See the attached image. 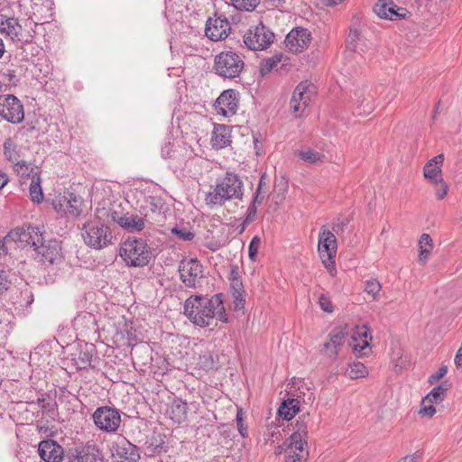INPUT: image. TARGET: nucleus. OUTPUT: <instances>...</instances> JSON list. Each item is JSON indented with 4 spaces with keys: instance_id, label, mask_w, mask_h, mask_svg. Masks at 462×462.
I'll return each mask as SVG.
<instances>
[{
    "instance_id": "34",
    "label": "nucleus",
    "mask_w": 462,
    "mask_h": 462,
    "mask_svg": "<svg viewBox=\"0 0 462 462\" xmlns=\"http://www.w3.org/2000/svg\"><path fill=\"white\" fill-rule=\"evenodd\" d=\"M298 156L300 160L309 164L322 163L326 159L325 154L310 147H303L299 150Z\"/></svg>"
},
{
    "instance_id": "57",
    "label": "nucleus",
    "mask_w": 462,
    "mask_h": 462,
    "mask_svg": "<svg viewBox=\"0 0 462 462\" xmlns=\"http://www.w3.org/2000/svg\"><path fill=\"white\" fill-rule=\"evenodd\" d=\"M419 247L420 248H429V250L433 249V243L430 236L429 234H422L419 240Z\"/></svg>"
},
{
    "instance_id": "42",
    "label": "nucleus",
    "mask_w": 462,
    "mask_h": 462,
    "mask_svg": "<svg viewBox=\"0 0 462 462\" xmlns=\"http://www.w3.org/2000/svg\"><path fill=\"white\" fill-rule=\"evenodd\" d=\"M29 192L33 202L41 203L43 200L40 175L31 180Z\"/></svg>"
},
{
    "instance_id": "26",
    "label": "nucleus",
    "mask_w": 462,
    "mask_h": 462,
    "mask_svg": "<svg viewBox=\"0 0 462 462\" xmlns=\"http://www.w3.org/2000/svg\"><path fill=\"white\" fill-rule=\"evenodd\" d=\"M444 162V155L442 153L430 159L423 168V174L432 184L441 182L442 171L441 166Z\"/></svg>"
},
{
    "instance_id": "35",
    "label": "nucleus",
    "mask_w": 462,
    "mask_h": 462,
    "mask_svg": "<svg viewBox=\"0 0 462 462\" xmlns=\"http://www.w3.org/2000/svg\"><path fill=\"white\" fill-rule=\"evenodd\" d=\"M36 403L42 409L43 413L51 418L54 417L56 413L57 403L51 395L42 394V396L37 399Z\"/></svg>"
},
{
    "instance_id": "5",
    "label": "nucleus",
    "mask_w": 462,
    "mask_h": 462,
    "mask_svg": "<svg viewBox=\"0 0 462 462\" xmlns=\"http://www.w3.org/2000/svg\"><path fill=\"white\" fill-rule=\"evenodd\" d=\"M244 68L243 58L235 51H222L215 56L213 69L215 73L223 79L238 78Z\"/></svg>"
},
{
    "instance_id": "11",
    "label": "nucleus",
    "mask_w": 462,
    "mask_h": 462,
    "mask_svg": "<svg viewBox=\"0 0 462 462\" xmlns=\"http://www.w3.org/2000/svg\"><path fill=\"white\" fill-rule=\"evenodd\" d=\"M42 231L38 226L16 227L11 230L5 238L7 241L19 243L22 246L31 245L34 248L42 241Z\"/></svg>"
},
{
    "instance_id": "54",
    "label": "nucleus",
    "mask_w": 462,
    "mask_h": 462,
    "mask_svg": "<svg viewBox=\"0 0 462 462\" xmlns=\"http://www.w3.org/2000/svg\"><path fill=\"white\" fill-rule=\"evenodd\" d=\"M419 413L422 416H427L431 418L436 413V409L433 406V403L423 402L421 401V408Z\"/></svg>"
},
{
    "instance_id": "37",
    "label": "nucleus",
    "mask_w": 462,
    "mask_h": 462,
    "mask_svg": "<svg viewBox=\"0 0 462 462\" xmlns=\"http://www.w3.org/2000/svg\"><path fill=\"white\" fill-rule=\"evenodd\" d=\"M4 155L6 160L13 162L14 164L21 160L20 151L17 147V144L12 138H7L4 142Z\"/></svg>"
},
{
    "instance_id": "1",
    "label": "nucleus",
    "mask_w": 462,
    "mask_h": 462,
    "mask_svg": "<svg viewBox=\"0 0 462 462\" xmlns=\"http://www.w3.org/2000/svg\"><path fill=\"white\" fill-rule=\"evenodd\" d=\"M184 314L191 323L200 328L209 327L216 319L227 321L221 293L210 298L200 295L189 297L184 302Z\"/></svg>"
},
{
    "instance_id": "55",
    "label": "nucleus",
    "mask_w": 462,
    "mask_h": 462,
    "mask_svg": "<svg viewBox=\"0 0 462 462\" xmlns=\"http://www.w3.org/2000/svg\"><path fill=\"white\" fill-rule=\"evenodd\" d=\"M162 157L164 159H171L175 157V151L173 149V144L171 143H165L162 147L161 151Z\"/></svg>"
},
{
    "instance_id": "8",
    "label": "nucleus",
    "mask_w": 462,
    "mask_h": 462,
    "mask_svg": "<svg viewBox=\"0 0 462 462\" xmlns=\"http://www.w3.org/2000/svg\"><path fill=\"white\" fill-rule=\"evenodd\" d=\"M313 94V86L308 81H302L295 88L290 101V108L296 117L303 115Z\"/></svg>"
},
{
    "instance_id": "17",
    "label": "nucleus",
    "mask_w": 462,
    "mask_h": 462,
    "mask_svg": "<svg viewBox=\"0 0 462 462\" xmlns=\"http://www.w3.org/2000/svg\"><path fill=\"white\" fill-rule=\"evenodd\" d=\"M0 31L2 33L10 37L13 42H31L33 36L23 30L22 25L18 23V20L14 17L6 18L2 21L0 25Z\"/></svg>"
},
{
    "instance_id": "15",
    "label": "nucleus",
    "mask_w": 462,
    "mask_h": 462,
    "mask_svg": "<svg viewBox=\"0 0 462 462\" xmlns=\"http://www.w3.org/2000/svg\"><path fill=\"white\" fill-rule=\"evenodd\" d=\"M310 423V414L304 413L300 416L292 426L291 435L284 441V445L308 447V427Z\"/></svg>"
},
{
    "instance_id": "41",
    "label": "nucleus",
    "mask_w": 462,
    "mask_h": 462,
    "mask_svg": "<svg viewBox=\"0 0 462 462\" xmlns=\"http://www.w3.org/2000/svg\"><path fill=\"white\" fill-rule=\"evenodd\" d=\"M268 183L266 182V176L265 173H263L260 180L259 183L256 189V191L254 195L253 201H254V204H262L263 201L265 199L267 193H268Z\"/></svg>"
},
{
    "instance_id": "29",
    "label": "nucleus",
    "mask_w": 462,
    "mask_h": 462,
    "mask_svg": "<svg viewBox=\"0 0 462 462\" xmlns=\"http://www.w3.org/2000/svg\"><path fill=\"white\" fill-rule=\"evenodd\" d=\"M188 413V404L181 399H174L167 409V414L176 423H181L186 420Z\"/></svg>"
},
{
    "instance_id": "48",
    "label": "nucleus",
    "mask_w": 462,
    "mask_h": 462,
    "mask_svg": "<svg viewBox=\"0 0 462 462\" xmlns=\"http://www.w3.org/2000/svg\"><path fill=\"white\" fill-rule=\"evenodd\" d=\"M260 245L261 238L258 236H254L248 246V255L250 260L254 262L256 261Z\"/></svg>"
},
{
    "instance_id": "58",
    "label": "nucleus",
    "mask_w": 462,
    "mask_h": 462,
    "mask_svg": "<svg viewBox=\"0 0 462 462\" xmlns=\"http://www.w3.org/2000/svg\"><path fill=\"white\" fill-rule=\"evenodd\" d=\"M322 261V263L324 264L325 268L327 269V271L329 273V274L331 276H335L337 274V269H336V264H335V260L334 259H321Z\"/></svg>"
},
{
    "instance_id": "53",
    "label": "nucleus",
    "mask_w": 462,
    "mask_h": 462,
    "mask_svg": "<svg viewBox=\"0 0 462 462\" xmlns=\"http://www.w3.org/2000/svg\"><path fill=\"white\" fill-rule=\"evenodd\" d=\"M319 307L321 308V310H324L325 312L331 313L334 310V308H333V305H332V302H331L329 297H328L325 294H321L319 296Z\"/></svg>"
},
{
    "instance_id": "40",
    "label": "nucleus",
    "mask_w": 462,
    "mask_h": 462,
    "mask_svg": "<svg viewBox=\"0 0 462 462\" xmlns=\"http://www.w3.org/2000/svg\"><path fill=\"white\" fill-rule=\"evenodd\" d=\"M447 387L440 384L434 387L424 398L423 402L438 403L444 400Z\"/></svg>"
},
{
    "instance_id": "31",
    "label": "nucleus",
    "mask_w": 462,
    "mask_h": 462,
    "mask_svg": "<svg viewBox=\"0 0 462 462\" xmlns=\"http://www.w3.org/2000/svg\"><path fill=\"white\" fill-rule=\"evenodd\" d=\"M73 326L76 329L81 331H96L97 328L95 316L89 312H82L75 317L73 320Z\"/></svg>"
},
{
    "instance_id": "28",
    "label": "nucleus",
    "mask_w": 462,
    "mask_h": 462,
    "mask_svg": "<svg viewBox=\"0 0 462 462\" xmlns=\"http://www.w3.org/2000/svg\"><path fill=\"white\" fill-rule=\"evenodd\" d=\"M63 202H59L60 209L64 208V212L69 214L72 217H78L82 213L83 201L81 198L77 197L72 193H69L68 196H63Z\"/></svg>"
},
{
    "instance_id": "49",
    "label": "nucleus",
    "mask_w": 462,
    "mask_h": 462,
    "mask_svg": "<svg viewBox=\"0 0 462 462\" xmlns=\"http://www.w3.org/2000/svg\"><path fill=\"white\" fill-rule=\"evenodd\" d=\"M260 204H254V201L251 202V204L249 205V207L247 208L246 216L243 221V226H242L241 232H243L245 230V226H247L248 224H250L251 222H253L254 220L255 216H256L257 207Z\"/></svg>"
},
{
    "instance_id": "60",
    "label": "nucleus",
    "mask_w": 462,
    "mask_h": 462,
    "mask_svg": "<svg viewBox=\"0 0 462 462\" xmlns=\"http://www.w3.org/2000/svg\"><path fill=\"white\" fill-rule=\"evenodd\" d=\"M229 282L232 281H241V276L239 274V268L236 264H232L230 266V273H229Z\"/></svg>"
},
{
    "instance_id": "14",
    "label": "nucleus",
    "mask_w": 462,
    "mask_h": 462,
    "mask_svg": "<svg viewBox=\"0 0 462 462\" xmlns=\"http://www.w3.org/2000/svg\"><path fill=\"white\" fill-rule=\"evenodd\" d=\"M239 92L234 89L224 90L214 104L215 110L224 116H234L238 108Z\"/></svg>"
},
{
    "instance_id": "18",
    "label": "nucleus",
    "mask_w": 462,
    "mask_h": 462,
    "mask_svg": "<svg viewBox=\"0 0 462 462\" xmlns=\"http://www.w3.org/2000/svg\"><path fill=\"white\" fill-rule=\"evenodd\" d=\"M337 243L335 235L322 226L319 234L318 252L320 259H335Z\"/></svg>"
},
{
    "instance_id": "62",
    "label": "nucleus",
    "mask_w": 462,
    "mask_h": 462,
    "mask_svg": "<svg viewBox=\"0 0 462 462\" xmlns=\"http://www.w3.org/2000/svg\"><path fill=\"white\" fill-rule=\"evenodd\" d=\"M244 290H245V288H244V284L242 282V280L241 281H232V282H230V292H231V294L234 293V292L244 291Z\"/></svg>"
},
{
    "instance_id": "51",
    "label": "nucleus",
    "mask_w": 462,
    "mask_h": 462,
    "mask_svg": "<svg viewBox=\"0 0 462 462\" xmlns=\"http://www.w3.org/2000/svg\"><path fill=\"white\" fill-rule=\"evenodd\" d=\"M236 426L237 430L242 437L247 436V427L245 424V418L244 413L241 410L237 411L236 417Z\"/></svg>"
},
{
    "instance_id": "22",
    "label": "nucleus",
    "mask_w": 462,
    "mask_h": 462,
    "mask_svg": "<svg viewBox=\"0 0 462 462\" xmlns=\"http://www.w3.org/2000/svg\"><path fill=\"white\" fill-rule=\"evenodd\" d=\"M38 453L44 462H62L63 448L53 439H45L39 443Z\"/></svg>"
},
{
    "instance_id": "45",
    "label": "nucleus",
    "mask_w": 462,
    "mask_h": 462,
    "mask_svg": "<svg viewBox=\"0 0 462 462\" xmlns=\"http://www.w3.org/2000/svg\"><path fill=\"white\" fill-rule=\"evenodd\" d=\"M146 203L152 212L160 213L165 206L164 199L159 196H149L146 199Z\"/></svg>"
},
{
    "instance_id": "46",
    "label": "nucleus",
    "mask_w": 462,
    "mask_h": 462,
    "mask_svg": "<svg viewBox=\"0 0 462 462\" xmlns=\"http://www.w3.org/2000/svg\"><path fill=\"white\" fill-rule=\"evenodd\" d=\"M381 283L376 279H370L365 282V291L375 299L381 291Z\"/></svg>"
},
{
    "instance_id": "12",
    "label": "nucleus",
    "mask_w": 462,
    "mask_h": 462,
    "mask_svg": "<svg viewBox=\"0 0 462 462\" xmlns=\"http://www.w3.org/2000/svg\"><path fill=\"white\" fill-rule=\"evenodd\" d=\"M33 250L39 262L44 264H54L61 261V247L58 241L50 240L46 243L42 236V241L34 246Z\"/></svg>"
},
{
    "instance_id": "33",
    "label": "nucleus",
    "mask_w": 462,
    "mask_h": 462,
    "mask_svg": "<svg viewBox=\"0 0 462 462\" xmlns=\"http://www.w3.org/2000/svg\"><path fill=\"white\" fill-rule=\"evenodd\" d=\"M300 411V401L298 399H287L280 406L278 412L284 420H291Z\"/></svg>"
},
{
    "instance_id": "2",
    "label": "nucleus",
    "mask_w": 462,
    "mask_h": 462,
    "mask_svg": "<svg viewBox=\"0 0 462 462\" xmlns=\"http://www.w3.org/2000/svg\"><path fill=\"white\" fill-rule=\"evenodd\" d=\"M244 196V182L241 178L231 171L217 179L214 187L206 194V204L211 208L221 207L226 201L242 199Z\"/></svg>"
},
{
    "instance_id": "24",
    "label": "nucleus",
    "mask_w": 462,
    "mask_h": 462,
    "mask_svg": "<svg viewBox=\"0 0 462 462\" xmlns=\"http://www.w3.org/2000/svg\"><path fill=\"white\" fill-rule=\"evenodd\" d=\"M76 462H102L103 453L95 444L77 447L73 453Z\"/></svg>"
},
{
    "instance_id": "43",
    "label": "nucleus",
    "mask_w": 462,
    "mask_h": 462,
    "mask_svg": "<svg viewBox=\"0 0 462 462\" xmlns=\"http://www.w3.org/2000/svg\"><path fill=\"white\" fill-rule=\"evenodd\" d=\"M261 0H230L231 5L237 11L253 12Z\"/></svg>"
},
{
    "instance_id": "36",
    "label": "nucleus",
    "mask_w": 462,
    "mask_h": 462,
    "mask_svg": "<svg viewBox=\"0 0 462 462\" xmlns=\"http://www.w3.org/2000/svg\"><path fill=\"white\" fill-rule=\"evenodd\" d=\"M14 170L22 179H31V180L39 176V172L33 167L23 160L14 164Z\"/></svg>"
},
{
    "instance_id": "44",
    "label": "nucleus",
    "mask_w": 462,
    "mask_h": 462,
    "mask_svg": "<svg viewBox=\"0 0 462 462\" xmlns=\"http://www.w3.org/2000/svg\"><path fill=\"white\" fill-rule=\"evenodd\" d=\"M198 364L204 370L213 369L215 361L212 353L208 350L202 352L199 356Z\"/></svg>"
},
{
    "instance_id": "52",
    "label": "nucleus",
    "mask_w": 462,
    "mask_h": 462,
    "mask_svg": "<svg viewBox=\"0 0 462 462\" xmlns=\"http://www.w3.org/2000/svg\"><path fill=\"white\" fill-rule=\"evenodd\" d=\"M434 185L436 186L435 195L437 199H443L445 196L448 194V184L444 181V180H441V182H436L434 183Z\"/></svg>"
},
{
    "instance_id": "56",
    "label": "nucleus",
    "mask_w": 462,
    "mask_h": 462,
    "mask_svg": "<svg viewBox=\"0 0 462 462\" xmlns=\"http://www.w3.org/2000/svg\"><path fill=\"white\" fill-rule=\"evenodd\" d=\"M448 373V367L446 365H442L439 368L438 372H436L435 374H432L430 377H429V383H434L436 382H438L439 379H441L442 377H444L446 375V374Z\"/></svg>"
},
{
    "instance_id": "64",
    "label": "nucleus",
    "mask_w": 462,
    "mask_h": 462,
    "mask_svg": "<svg viewBox=\"0 0 462 462\" xmlns=\"http://www.w3.org/2000/svg\"><path fill=\"white\" fill-rule=\"evenodd\" d=\"M8 182L7 175L0 170V189H2Z\"/></svg>"
},
{
    "instance_id": "3",
    "label": "nucleus",
    "mask_w": 462,
    "mask_h": 462,
    "mask_svg": "<svg viewBox=\"0 0 462 462\" xmlns=\"http://www.w3.org/2000/svg\"><path fill=\"white\" fill-rule=\"evenodd\" d=\"M106 209H97V217L87 221L81 227V236L84 243L96 250L103 249L112 244L110 228L100 221L106 215Z\"/></svg>"
},
{
    "instance_id": "21",
    "label": "nucleus",
    "mask_w": 462,
    "mask_h": 462,
    "mask_svg": "<svg viewBox=\"0 0 462 462\" xmlns=\"http://www.w3.org/2000/svg\"><path fill=\"white\" fill-rule=\"evenodd\" d=\"M231 27L226 18H209L205 28V34L213 42L226 39L230 32Z\"/></svg>"
},
{
    "instance_id": "50",
    "label": "nucleus",
    "mask_w": 462,
    "mask_h": 462,
    "mask_svg": "<svg viewBox=\"0 0 462 462\" xmlns=\"http://www.w3.org/2000/svg\"><path fill=\"white\" fill-rule=\"evenodd\" d=\"M236 310H243L245 304V291H240L231 294Z\"/></svg>"
},
{
    "instance_id": "38",
    "label": "nucleus",
    "mask_w": 462,
    "mask_h": 462,
    "mask_svg": "<svg viewBox=\"0 0 462 462\" xmlns=\"http://www.w3.org/2000/svg\"><path fill=\"white\" fill-rule=\"evenodd\" d=\"M346 375L352 380L365 378L368 375V370L361 362H353L348 365Z\"/></svg>"
},
{
    "instance_id": "47",
    "label": "nucleus",
    "mask_w": 462,
    "mask_h": 462,
    "mask_svg": "<svg viewBox=\"0 0 462 462\" xmlns=\"http://www.w3.org/2000/svg\"><path fill=\"white\" fill-rule=\"evenodd\" d=\"M171 233L182 241H191L195 234L186 227L175 226L171 229Z\"/></svg>"
},
{
    "instance_id": "61",
    "label": "nucleus",
    "mask_w": 462,
    "mask_h": 462,
    "mask_svg": "<svg viewBox=\"0 0 462 462\" xmlns=\"http://www.w3.org/2000/svg\"><path fill=\"white\" fill-rule=\"evenodd\" d=\"M360 33L357 30H351L348 35L347 43L355 47L356 42L359 40Z\"/></svg>"
},
{
    "instance_id": "59",
    "label": "nucleus",
    "mask_w": 462,
    "mask_h": 462,
    "mask_svg": "<svg viewBox=\"0 0 462 462\" xmlns=\"http://www.w3.org/2000/svg\"><path fill=\"white\" fill-rule=\"evenodd\" d=\"M9 283L5 272L0 270V294L8 289Z\"/></svg>"
},
{
    "instance_id": "7",
    "label": "nucleus",
    "mask_w": 462,
    "mask_h": 462,
    "mask_svg": "<svg viewBox=\"0 0 462 462\" xmlns=\"http://www.w3.org/2000/svg\"><path fill=\"white\" fill-rule=\"evenodd\" d=\"M92 418L98 430L108 433L116 431L121 423L119 411L110 406L98 407Z\"/></svg>"
},
{
    "instance_id": "13",
    "label": "nucleus",
    "mask_w": 462,
    "mask_h": 462,
    "mask_svg": "<svg viewBox=\"0 0 462 462\" xmlns=\"http://www.w3.org/2000/svg\"><path fill=\"white\" fill-rule=\"evenodd\" d=\"M179 273L181 282L189 288H195L203 277L202 265L197 259L181 261L179 264Z\"/></svg>"
},
{
    "instance_id": "6",
    "label": "nucleus",
    "mask_w": 462,
    "mask_h": 462,
    "mask_svg": "<svg viewBox=\"0 0 462 462\" xmlns=\"http://www.w3.org/2000/svg\"><path fill=\"white\" fill-rule=\"evenodd\" d=\"M274 38V33L261 23L245 33L244 43L249 50L263 51L273 42Z\"/></svg>"
},
{
    "instance_id": "9",
    "label": "nucleus",
    "mask_w": 462,
    "mask_h": 462,
    "mask_svg": "<svg viewBox=\"0 0 462 462\" xmlns=\"http://www.w3.org/2000/svg\"><path fill=\"white\" fill-rule=\"evenodd\" d=\"M0 116L9 123H21L24 118L23 106L14 95H1Z\"/></svg>"
},
{
    "instance_id": "4",
    "label": "nucleus",
    "mask_w": 462,
    "mask_h": 462,
    "mask_svg": "<svg viewBox=\"0 0 462 462\" xmlns=\"http://www.w3.org/2000/svg\"><path fill=\"white\" fill-rule=\"evenodd\" d=\"M119 254L126 265L143 267L149 263L152 252L143 239H127L122 244Z\"/></svg>"
},
{
    "instance_id": "32",
    "label": "nucleus",
    "mask_w": 462,
    "mask_h": 462,
    "mask_svg": "<svg viewBox=\"0 0 462 462\" xmlns=\"http://www.w3.org/2000/svg\"><path fill=\"white\" fill-rule=\"evenodd\" d=\"M368 332H369V328L365 325H364L362 327L356 328V330L353 332V335H352V339L354 342L360 339L361 343H354L352 345V348L355 352H361L369 346V340L367 338Z\"/></svg>"
},
{
    "instance_id": "16",
    "label": "nucleus",
    "mask_w": 462,
    "mask_h": 462,
    "mask_svg": "<svg viewBox=\"0 0 462 462\" xmlns=\"http://www.w3.org/2000/svg\"><path fill=\"white\" fill-rule=\"evenodd\" d=\"M112 455L117 462H138V448L125 439H121L113 445Z\"/></svg>"
},
{
    "instance_id": "19",
    "label": "nucleus",
    "mask_w": 462,
    "mask_h": 462,
    "mask_svg": "<svg viewBox=\"0 0 462 462\" xmlns=\"http://www.w3.org/2000/svg\"><path fill=\"white\" fill-rule=\"evenodd\" d=\"M348 335L346 328H336L328 334L329 340L323 344L321 353L330 358H337L339 348L345 344Z\"/></svg>"
},
{
    "instance_id": "30",
    "label": "nucleus",
    "mask_w": 462,
    "mask_h": 462,
    "mask_svg": "<svg viewBox=\"0 0 462 462\" xmlns=\"http://www.w3.org/2000/svg\"><path fill=\"white\" fill-rule=\"evenodd\" d=\"M285 446V462H307L309 457L308 447Z\"/></svg>"
},
{
    "instance_id": "10",
    "label": "nucleus",
    "mask_w": 462,
    "mask_h": 462,
    "mask_svg": "<svg viewBox=\"0 0 462 462\" xmlns=\"http://www.w3.org/2000/svg\"><path fill=\"white\" fill-rule=\"evenodd\" d=\"M106 217L111 221L118 224L120 227L129 232H140L145 227V220L142 217L129 212L123 213L116 209L109 208L106 211Z\"/></svg>"
},
{
    "instance_id": "27",
    "label": "nucleus",
    "mask_w": 462,
    "mask_h": 462,
    "mask_svg": "<svg viewBox=\"0 0 462 462\" xmlns=\"http://www.w3.org/2000/svg\"><path fill=\"white\" fill-rule=\"evenodd\" d=\"M231 143V129L227 125H218L214 127L211 144L216 149H223Z\"/></svg>"
},
{
    "instance_id": "63",
    "label": "nucleus",
    "mask_w": 462,
    "mask_h": 462,
    "mask_svg": "<svg viewBox=\"0 0 462 462\" xmlns=\"http://www.w3.org/2000/svg\"><path fill=\"white\" fill-rule=\"evenodd\" d=\"M430 252L431 250H429V248H420L419 262L424 264L428 260Z\"/></svg>"
},
{
    "instance_id": "25",
    "label": "nucleus",
    "mask_w": 462,
    "mask_h": 462,
    "mask_svg": "<svg viewBox=\"0 0 462 462\" xmlns=\"http://www.w3.org/2000/svg\"><path fill=\"white\" fill-rule=\"evenodd\" d=\"M94 348V345L85 343L71 353V361L77 369L82 370L91 365Z\"/></svg>"
},
{
    "instance_id": "39",
    "label": "nucleus",
    "mask_w": 462,
    "mask_h": 462,
    "mask_svg": "<svg viewBox=\"0 0 462 462\" xmlns=\"http://www.w3.org/2000/svg\"><path fill=\"white\" fill-rule=\"evenodd\" d=\"M283 55L282 53L275 54L273 57L263 59L259 67V72L262 76L267 75L272 71L274 68L278 66L279 63L282 62Z\"/></svg>"
},
{
    "instance_id": "23",
    "label": "nucleus",
    "mask_w": 462,
    "mask_h": 462,
    "mask_svg": "<svg viewBox=\"0 0 462 462\" xmlns=\"http://www.w3.org/2000/svg\"><path fill=\"white\" fill-rule=\"evenodd\" d=\"M374 12L380 18L396 21L405 16L406 10L397 6L391 0H378L374 6Z\"/></svg>"
},
{
    "instance_id": "20",
    "label": "nucleus",
    "mask_w": 462,
    "mask_h": 462,
    "mask_svg": "<svg viewBox=\"0 0 462 462\" xmlns=\"http://www.w3.org/2000/svg\"><path fill=\"white\" fill-rule=\"evenodd\" d=\"M310 41L311 34L308 29L296 28L287 34L284 42L291 51L299 52L307 48Z\"/></svg>"
}]
</instances>
